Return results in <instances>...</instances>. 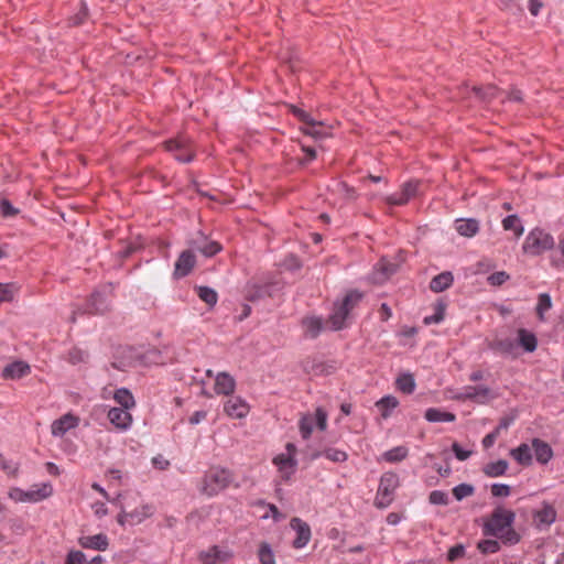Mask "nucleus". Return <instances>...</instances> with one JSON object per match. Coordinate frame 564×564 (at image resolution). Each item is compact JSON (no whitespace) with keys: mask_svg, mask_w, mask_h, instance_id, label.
<instances>
[{"mask_svg":"<svg viewBox=\"0 0 564 564\" xmlns=\"http://www.w3.org/2000/svg\"><path fill=\"white\" fill-rule=\"evenodd\" d=\"M513 520L514 513L512 511L498 508L492 512L485 528L489 534L513 544L519 541V535L511 527Z\"/></svg>","mask_w":564,"mask_h":564,"instance_id":"nucleus-1","label":"nucleus"},{"mask_svg":"<svg viewBox=\"0 0 564 564\" xmlns=\"http://www.w3.org/2000/svg\"><path fill=\"white\" fill-rule=\"evenodd\" d=\"M361 297L362 294L358 291H349L340 302L335 303L327 322L334 330L346 327L351 311L359 304Z\"/></svg>","mask_w":564,"mask_h":564,"instance_id":"nucleus-2","label":"nucleus"},{"mask_svg":"<svg viewBox=\"0 0 564 564\" xmlns=\"http://www.w3.org/2000/svg\"><path fill=\"white\" fill-rule=\"evenodd\" d=\"M234 480L230 470L221 467H210L203 480L200 492L208 497H213L225 490Z\"/></svg>","mask_w":564,"mask_h":564,"instance_id":"nucleus-3","label":"nucleus"},{"mask_svg":"<svg viewBox=\"0 0 564 564\" xmlns=\"http://www.w3.org/2000/svg\"><path fill=\"white\" fill-rule=\"evenodd\" d=\"M555 246L554 238L551 234L541 228L532 229L525 237L522 250L525 254L536 257Z\"/></svg>","mask_w":564,"mask_h":564,"instance_id":"nucleus-4","label":"nucleus"},{"mask_svg":"<svg viewBox=\"0 0 564 564\" xmlns=\"http://www.w3.org/2000/svg\"><path fill=\"white\" fill-rule=\"evenodd\" d=\"M399 477L397 474L384 473L379 481L378 490L375 498V506L384 509L391 505L394 498V491L399 487Z\"/></svg>","mask_w":564,"mask_h":564,"instance_id":"nucleus-5","label":"nucleus"},{"mask_svg":"<svg viewBox=\"0 0 564 564\" xmlns=\"http://www.w3.org/2000/svg\"><path fill=\"white\" fill-rule=\"evenodd\" d=\"M53 494V487L50 482L32 486L29 490L20 488L11 489L9 496L18 502H39Z\"/></svg>","mask_w":564,"mask_h":564,"instance_id":"nucleus-6","label":"nucleus"},{"mask_svg":"<svg viewBox=\"0 0 564 564\" xmlns=\"http://www.w3.org/2000/svg\"><path fill=\"white\" fill-rule=\"evenodd\" d=\"M167 151L173 152L177 161L188 163L194 159V151L191 145V140L185 135H180L171 139L164 143Z\"/></svg>","mask_w":564,"mask_h":564,"instance_id":"nucleus-7","label":"nucleus"},{"mask_svg":"<svg viewBox=\"0 0 564 564\" xmlns=\"http://www.w3.org/2000/svg\"><path fill=\"white\" fill-rule=\"evenodd\" d=\"M193 252L198 251L205 257H213L221 250L219 242L209 240L203 232L198 231L196 236L187 242Z\"/></svg>","mask_w":564,"mask_h":564,"instance_id":"nucleus-8","label":"nucleus"},{"mask_svg":"<svg viewBox=\"0 0 564 564\" xmlns=\"http://www.w3.org/2000/svg\"><path fill=\"white\" fill-rule=\"evenodd\" d=\"M494 392L485 386L465 387L457 395L456 399L459 401L471 400L479 404H485L490 400L495 399Z\"/></svg>","mask_w":564,"mask_h":564,"instance_id":"nucleus-9","label":"nucleus"},{"mask_svg":"<svg viewBox=\"0 0 564 564\" xmlns=\"http://www.w3.org/2000/svg\"><path fill=\"white\" fill-rule=\"evenodd\" d=\"M290 531L294 533L292 546L294 549L304 547L311 540L312 532L308 523L300 518H292L290 520Z\"/></svg>","mask_w":564,"mask_h":564,"instance_id":"nucleus-10","label":"nucleus"},{"mask_svg":"<svg viewBox=\"0 0 564 564\" xmlns=\"http://www.w3.org/2000/svg\"><path fill=\"white\" fill-rule=\"evenodd\" d=\"M280 290L278 281H267L263 283H254L249 286L246 299L250 302L271 297Z\"/></svg>","mask_w":564,"mask_h":564,"instance_id":"nucleus-11","label":"nucleus"},{"mask_svg":"<svg viewBox=\"0 0 564 564\" xmlns=\"http://www.w3.org/2000/svg\"><path fill=\"white\" fill-rule=\"evenodd\" d=\"M196 265V256L189 248L182 251L174 267V278L181 279L187 276Z\"/></svg>","mask_w":564,"mask_h":564,"instance_id":"nucleus-12","label":"nucleus"},{"mask_svg":"<svg viewBox=\"0 0 564 564\" xmlns=\"http://www.w3.org/2000/svg\"><path fill=\"white\" fill-rule=\"evenodd\" d=\"M419 187V182L410 181L402 185L399 193H394L386 197L389 205L402 206L405 205L412 197L415 196Z\"/></svg>","mask_w":564,"mask_h":564,"instance_id":"nucleus-13","label":"nucleus"},{"mask_svg":"<svg viewBox=\"0 0 564 564\" xmlns=\"http://www.w3.org/2000/svg\"><path fill=\"white\" fill-rule=\"evenodd\" d=\"M151 514L150 507L142 506L140 509L135 508L131 511H127L124 507L121 508V512L117 517V521L120 525L126 524H138Z\"/></svg>","mask_w":564,"mask_h":564,"instance_id":"nucleus-14","label":"nucleus"},{"mask_svg":"<svg viewBox=\"0 0 564 564\" xmlns=\"http://www.w3.org/2000/svg\"><path fill=\"white\" fill-rule=\"evenodd\" d=\"M79 419L70 413L64 414L52 423L51 430L54 436H63L66 432L75 429Z\"/></svg>","mask_w":564,"mask_h":564,"instance_id":"nucleus-15","label":"nucleus"},{"mask_svg":"<svg viewBox=\"0 0 564 564\" xmlns=\"http://www.w3.org/2000/svg\"><path fill=\"white\" fill-rule=\"evenodd\" d=\"M225 412L235 419L245 417L249 412V405L240 397H230L225 403Z\"/></svg>","mask_w":564,"mask_h":564,"instance_id":"nucleus-16","label":"nucleus"},{"mask_svg":"<svg viewBox=\"0 0 564 564\" xmlns=\"http://www.w3.org/2000/svg\"><path fill=\"white\" fill-rule=\"evenodd\" d=\"M108 419L119 430H127L132 423V415L129 413V410L121 408L110 409Z\"/></svg>","mask_w":564,"mask_h":564,"instance_id":"nucleus-17","label":"nucleus"},{"mask_svg":"<svg viewBox=\"0 0 564 564\" xmlns=\"http://www.w3.org/2000/svg\"><path fill=\"white\" fill-rule=\"evenodd\" d=\"M231 556L230 552L220 550L218 546H212L207 551L200 552L198 557L203 564H216L218 562H226Z\"/></svg>","mask_w":564,"mask_h":564,"instance_id":"nucleus-18","label":"nucleus"},{"mask_svg":"<svg viewBox=\"0 0 564 564\" xmlns=\"http://www.w3.org/2000/svg\"><path fill=\"white\" fill-rule=\"evenodd\" d=\"M78 543L84 549H91L97 551H106L109 546L108 538L104 533L82 536L79 538Z\"/></svg>","mask_w":564,"mask_h":564,"instance_id":"nucleus-19","label":"nucleus"},{"mask_svg":"<svg viewBox=\"0 0 564 564\" xmlns=\"http://www.w3.org/2000/svg\"><path fill=\"white\" fill-rule=\"evenodd\" d=\"M330 127L323 121L312 119L305 127H300V131L314 139H324L330 135Z\"/></svg>","mask_w":564,"mask_h":564,"instance_id":"nucleus-20","label":"nucleus"},{"mask_svg":"<svg viewBox=\"0 0 564 564\" xmlns=\"http://www.w3.org/2000/svg\"><path fill=\"white\" fill-rule=\"evenodd\" d=\"M533 517L538 525L549 527L556 520V510L552 505L543 502L542 508L536 510Z\"/></svg>","mask_w":564,"mask_h":564,"instance_id":"nucleus-21","label":"nucleus"},{"mask_svg":"<svg viewBox=\"0 0 564 564\" xmlns=\"http://www.w3.org/2000/svg\"><path fill=\"white\" fill-rule=\"evenodd\" d=\"M455 229L456 231L466 238H471L476 236L479 231V223L474 218H460L455 220Z\"/></svg>","mask_w":564,"mask_h":564,"instance_id":"nucleus-22","label":"nucleus"},{"mask_svg":"<svg viewBox=\"0 0 564 564\" xmlns=\"http://www.w3.org/2000/svg\"><path fill=\"white\" fill-rule=\"evenodd\" d=\"M30 372V366L23 361H14L6 366L2 370L4 379H20Z\"/></svg>","mask_w":564,"mask_h":564,"instance_id":"nucleus-23","label":"nucleus"},{"mask_svg":"<svg viewBox=\"0 0 564 564\" xmlns=\"http://www.w3.org/2000/svg\"><path fill=\"white\" fill-rule=\"evenodd\" d=\"M236 387L235 379L227 372H219L215 381V391L218 394L228 395L234 392Z\"/></svg>","mask_w":564,"mask_h":564,"instance_id":"nucleus-24","label":"nucleus"},{"mask_svg":"<svg viewBox=\"0 0 564 564\" xmlns=\"http://www.w3.org/2000/svg\"><path fill=\"white\" fill-rule=\"evenodd\" d=\"M532 448L534 449L535 458L540 464L544 465L551 460L553 451L546 442L540 438H534L532 441Z\"/></svg>","mask_w":564,"mask_h":564,"instance_id":"nucleus-25","label":"nucleus"},{"mask_svg":"<svg viewBox=\"0 0 564 564\" xmlns=\"http://www.w3.org/2000/svg\"><path fill=\"white\" fill-rule=\"evenodd\" d=\"M510 456L522 466H529L532 463L531 447L525 443L512 448Z\"/></svg>","mask_w":564,"mask_h":564,"instance_id":"nucleus-26","label":"nucleus"},{"mask_svg":"<svg viewBox=\"0 0 564 564\" xmlns=\"http://www.w3.org/2000/svg\"><path fill=\"white\" fill-rule=\"evenodd\" d=\"M453 274L448 271L442 272L431 280L430 289L433 292H443L453 284Z\"/></svg>","mask_w":564,"mask_h":564,"instance_id":"nucleus-27","label":"nucleus"},{"mask_svg":"<svg viewBox=\"0 0 564 564\" xmlns=\"http://www.w3.org/2000/svg\"><path fill=\"white\" fill-rule=\"evenodd\" d=\"M509 464L505 459L491 462L482 467V473L490 478L500 477L508 470Z\"/></svg>","mask_w":564,"mask_h":564,"instance_id":"nucleus-28","label":"nucleus"},{"mask_svg":"<svg viewBox=\"0 0 564 564\" xmlns=\"http://www.w3.org/2000/svg\"><path fill=\"white\" fill-rule=\"evenodd\" d=\"M397 270V267L386 259H381L377 267L373 280L375 282L382 283L384 280H387L392 273H394Z\"/></svg>","mask_w":564,"mask_h":564,"instance_id":"nucleus-29","label":"nucleus"},{"mask_svg":"<svg viewBox=\"0 0 564 564\" xmlns=\"http://www.w3.org/2000/svg\"><path fill=\"white\" fill-rule=\"evenodd\" d=\"M424 417L429 422H454L456 416L454 413L442 411L436 408H430L425 411Z\"/></svg>","mask_w":564,"mask_h":564,"instance_id":"nucleus-30","label":"nucleus"},{"mask_svg":"<svg viewBox=\"0 0 564 564\" xmlns=\"http://www.w3.org/2000/svg\"><path fill=\"white\" fill-rule=\"evenodd\" d=\"M518 339L519 344L523 347L525 351L532 352L536 349L538 339L533 333L524 328H520L518 330Z\"/></svg>","mask_w":564,"mask_h":564,"instance_id":"nucleus-31","label":"nucleus"},{"mask_svg":"<svg viewBox=\"0 0 564 564\" xmlns=\"http://www.w3.org/2000/svg\"><path fill=\"white\" fill-rule=\"evenodd\" d=\"M284 107L288 108V111L301 123L300 127H305L308 122H312L313 118L311 113L301 106L284 102Z\"/></svg>","mask_w":564,"mask_h":564,"instance_id":"nucleus-32","label":"nucleus"},{"mask_svg":"<svg viewBox=\"0 0 564 564\" xmlns=\"http://www.w3.org/2000/svg\"><path fill=\"white\" fill-rule=\"evenodd\" d=\"M296 448L293 444L286 445V454H284V480L290 477L295 470L296 462L294 460Z\"/></svg>","mask_w":564,"mask_h":564,"instance_id":"nucleus-33","label":"nucleus"},{"mask_svg":"<svg viewBox=\"0 0 564 564\" xmlns=\"http://www.w3.org/2000/svg\"><path fill=\"white\" fill-rule=\"evenodd\" d=\"M399 404V401L393 395H387L381 398L379 401L376 402V406L381 412V415L383 419H387L390 416V413L393 409H395Z\"/></svg>","mask_w":564,"mask_h":564,"instance_id":"nucleus-34","label":"nucleus"},{"mask_svg":"<svg viewBox=\"0 0 564 564\" xmlns=\"http://www.w3.org/2000/svg\"><path fill=\"white\" fill-rule=\"evenodd\" d=\"M113 399L121 405V409L130 410L135 405L132 393L126 388L118 389Z\"/></svg>","mask_w":564,"mask_h":564,"instance_id":"nucleus-35","label":"nucleus"},{"mask_svg":"<svg viewBox=\"0 0 564 564\" xmlns=\"http://www.w3.org/2000/svg\"><path fill=\"white\" fill-rule=\"evenodd\" d=\"M409 454V449L405 446L393 447L382 454V459L388 463H398L403 460Z\"/></svg>","mask_w":564,"mask_h":564,"instance_id":"nucleus-36","label":"nucleus"},{"mask_svg":"<svg viewBox=\"0 0 564 564\" xmlns=\"http://www.w3.org/2000/svg\"><path fill=\"white\" fill-rule=\"evenodd\" d=\"M446 304L443 302H437L434 305V313L432 315L425 316L423 323L425 325L438 324L445 317Z\"/></svg>","mask_w":564,"mask_h":564,"instance_id":"nucleus-37","label":"nucleus"},{"mask_svg":"<svg viewBox=\"0 0 564 564\" xmlns=\"http://www.w3.org/2000/svg\"><path fill=\"white\" fill-rule=\"evenodd\" d=\"M502 227L505 230H512L517 237L523 234V226L517 215H510L502 220Z\"/></svg>","mask_w":564,"mask_h":564,"instance_id":"nucleus-38","label":"nucleus"},{"mask_svg":"<svg viewBox=\"0 0 564 564\" xmlns=\"http://www.w3.org/2000/svg\"><path fill=\"white\" fill-rule=\"evenodd\" d=\"M305 333L310 337H316L322 329V319L318 317H307L303 321Z\"/></svg>","mask_w":564,"mask_h":564,"instance_id":"nucleus-39","label":"nucleus"},{"mask_svg":"<svg viewBox=\"0 0 564 564\" xmlns=\"http://www.w3.org/2000/svg\"><path fill=\"white\" fill-rule=\"evenodd\" d=\"M552 307L551 296L547 293H541L538 297L536 315L540 321H544V314Z\"/></svg>","mask_w":564,"mask_h":564,"instance_id":"nucleus-40","label":"nucleus"},{"mask_svg":"<svg viewBox=\"0 0 564 564\" xmlns=\"http://www.w3.org/2000/svg\"><path fill=\"white\" fill-rule=\"evenodd\" d=\"M397 388L404 393H412L415 389V381L412 375H402L397 379Z\"/></svg>","mask_w":564,"mask_h":564,"instance_id":"nucleus-41","label":"nucleus"},{"mask_svg":"<svg viewBox=\"0 0 564 564\" xmlns=\"http://www.w3.org/2000/svg\"><path fill=\"white\" fill-rule=\"evenodd\" d=\"M197 294L199 299L209 306H214L217 303L218 295L216 291L208 286H198Z\"/></svg>","mask_w":564,"mask_h":564,"instance_id":"nucleus-42","label":"nucleus"},{"mask_svg":"<svg viewBox=\"0 0 564 564\" xmlns=\"http://www.w3.org/2000/svg\"><path fill=\"white\" fill-rule=\"evenodd\" d=\"M314 427H315L314 415L308 414L301 419L300 431H301L303 438L307 440L311 436Z\"/></svg>","mask_w":564,"mask_h":564,"instance_id":"nucleus-43","label":"nucleus"},{"mask_svg":"<svg viewBox=\"0 0 564 564\" xmlns=\"http://www.w3.org/2000/svg\"><path fill=\"white\" fill-rule=\"evenodd\" d=\"M323 455L330 462L334 463H344L347 460L348 455L345 451L328 447L323 451Z\"/></svg>","mask_w":564,"mask_h":564,"instance_id":"nucleus-44","label":"nucleus"},{"mask_svg":"<svg viewBox=\"0 0 564 564\" xmlns=\"http://www.w3.org/2000/svg\"><path fill=\"white\" fill-rule=\"evenodd\" d=\"M261 564H275L273 552L268 543H262L259 549Z\"/></svg>","mask_w":564,"mask_h":564,"instance_id":"nucleus-45","label":"nucleus"},{"mask_svg":"<svg viewBox=\"0 0 564 564\" xmlns=\"http://www.w3.org/2000/svg\"><path fill=\"white\" fill-rule=\"evenodd\" d=\"M17 291L18 286L15 284H0V304L11 302Z\"/></svg>","mask_w":564,"mask_h":564,"instance_id":"nucleus-46","label":"nucleus"},{"mask_svg":"<svg viewBox=\"0 0 564 564\" xmlns=\"http://www.w3.org/2000/svg\"><path fill=\"white\" fill-rule=\"evenodd\" d=\"M474 494V487L468 484H460L453 488V495L457 500H463Z\"/></svg>","mask_w":564,"mask_h":564,"instance_id":"nucleus-47","label":"nucleus"},{"mask_svg":"<svg viewBox=\"0 0 564 564\" xmlns=\"http://www.w3.org/2000/svg\"><path fill=\"white\" fill-rule=\"evenodd\" d=\"M432 505L446 506L448 503V495L442 490H433L429 496Z\"/></svg>","mask_w":564,"mask_h":564,"instance_id":"nucleus-48","label":"nucleus"},{"mask_svg":"<svg viewBox=\"0 0 564 564\" xmlns=\"http://www.w3.org/2000/svg\"><path fill=\"white\" fill-rule=\"evenodd\" d=\"M314 417H315V426L319 431H325L326 427H327V413H326V411L323 408H317L315 413H314Z\"/></svg>","mask_w":564,"mask_h":564,"instance_id":"nucleus-49","label":"nucleus"},{"mask_svg":"<svg viewBox=\"0 0 564 564\" xmlns=\"http://www.w3.org/2000/svg\"><path fill=\"white\" fill-rule=\"evenodd\" d=\"M474 90L478 97L485 100L496 97L498 93V89L495 86L475 87Z\"/></svg>","mask_w":564,"mask_h":564,"instance_id":"nucleus-50","label":"nucleus"},{"mask_svg":"<svg viewBox=\"0 0 564 564\" xmlns=\"http://www.w3.org/2000/svg\"><path fill=\"white\" fill-rule=\"evenodd\" d=\"M301 268L302 261L296 256L291 253L284 259V269L291 272H296L301 270Z\"/></svg>","mask_w":564,"mask_h":564,"instance_id":"nucleus-51","label":"nucleus"},{"mask_svg":"<svg viewBox=\"0 0 564 564\" xmlns=\"http://www.w3.org/2000/svg\"><path fill=\"white\" fill-rule=\"evenodd\" d=\"M88 561L82 551H72L67 555L65 564H87Z\"/></svg>","mask_w":564,"mask_h":564,"instance_id":"nucleus-52","label":"nucleus"},{"mask_svg":"<svg viewBox=\"0 0 564 564\" xmlns=\"http://www.w3.org/2000/svg\"><path fill=\"white\" fill-rule=\"evenodd\" d=\"M508 279H509V274L507 272L499 271V272H495V273L490 274L487 280L490 285L498 286V285L503 284Z\"/></svg>","mask_w":564,"mask_h":564,"instance_id":"nucleus-53","label":"nucleus"},{"mask_svg":"<svg viewBox=\"0 0 564 564\" xmlns=\"http://www.w3.org/2000/svg\"><path fill=\"white\" fill-rule=\"evenodd\" d=\"M482 553H496L499 550V543L495 540H485L478 544Z\"/></svg>","mask_w":564,"mask_h":564,"instance_id":"nucleus-54","label":"nucleus"},{"mask_svg":"<svg viewBox=\"0 0 564 564\" xmlns=\"http://www.w3.org/2000/svg\"><path fill=\"white\" fill-rule=\"evenodd\" d=\"M0 210L3 217H12L19 214V209L13 207L8 199L1 200Z\"/></svg>","mask_w":564,"mask_h":564,"instance_id":"nucleus-55","label":"nucleus"},{"mask_svg":"<svg viewBox=\"0 0 564 564\" xmlns=\"http://www.w3.org/2000/svg\"><path fill=\"white\" fill-rule=\"evenodd\" d=\"M452 451L454 452L456 458L460 462H464L466 459H468L473 452L471 451H467V449H464L458 443H453L452 445Z\"/></svg>","mask_w":564,"mask_h":564,"instance_id":"nucleus-56","label":"nucleus"},{"mask_svg":"<svg viewBox=\"0 0 564 564\" xmlns=\"http://www.w3.org/2000/svg\"><path fill=\"white\" fill-rule=\"evenodd\" d=\"M491 494L495 497H508L510 495V487L505 484H494L491 486Z\"/></svg>","mask_w":564,"mask_h":564,"instance_id":"nucleus-57","label":"nucleus"},{"mask_svg":"<svg viewBox=\"0 0 564 564\" xmlns=\"http://www.w3.org/2000/svg\"><path fill=\"white\" fill-rule=\"evenodd\" d=\"M496 346H497V349L499 351H501L502 354H511L514 348V344L511 339L498 340Z\"/></svg>","mask_w":564,"mask_h":564,"instance_id":"nucleus-58","label":"nucleus"},{"mask_svg":"<svg viewBox=\"0 0 564 564\" xmlns=\"http://www.w3.org/2000/svg\"><path fill=\"white\" fill-rule=\"evenodd\" d=\"M499 434H500V427H496L491 433L487 434L482 438V442H481L482 446L485 448L491 447L495 444V442H496L497 437L499 436Z\"/></svg>","mask_w":564,"mask_h":564,"instance_id":"nucleus-59","label":"nucleus"},{"mask_svg":"<svg viewBox=\"0 0 564 564\" xmlns=\"http://www.w3.org/2000/svg\"><path fill=\"white\" fill-rule=\"evenodd\" d=\"M101 297L99 293H94L90 299V304L94 307L95 313H104L108 310V305H102L104 302L98 303V300Z\"/></svg>","mask_w":564,"mask_h":564,"instance_id":"nucleus-60","label":"nucleus"},{"mask_svg":"<svg viewBox=\"0 0 564 564\" xmlns=\"http://www.w3.org/2000/svg\"><path fill=\"white\" fill-rule=\"evenodd\" d=\"M152 464L158 469L164 470L169 467L170 462L167 459H165L162 455H158V456L153 457Z\"/></svg>","mask_w":564,"mask_h":564,"instance_id":"nucleus-61","label":"nucleus"},{"mask_svg":"<svg viewBox=\"0 0 564 564\" xmlns=\"http://www.w3.org/2000/svg\"><path fill=\"white\" fill-rule=\"evenodd\" d=\"M463 554H464V547L462 545H456L448 551V560L455 561L458 557L463 556Z\"/></svg>","mask_w":564,"mask_h":564,"instance_id":"nucleus-62","label":"nucleus"},{"mask_svg":"<svg viewBox=\"0 0 564 564\" xmlns=\"http://www.w3.org/2000/svg\"><path fill=\"white\" fill-rule=\"evenodd\" d=\"M543 3L539 0H529V11L533 17H536L542 9Z\"/></svg>","mask_w":564,"mask_h":564,"instance_id":"nucleus-63","label":"nucleus"},{"mask_svg":"<svg viewBox=\"0 0 564 564\" xmlns=\"http://www.w3.org/2000/svg\"><path fill=\"white\" fill-rule=\"evenodd\" d=\"M85 359V354L82 350L74 349L69 352V361L72 364L80 362Z\"/></svg>","mask_w":564,"mask_h":564,"instance_id":"nucleus-64","label":"nucleus"}]
</instances>
